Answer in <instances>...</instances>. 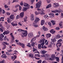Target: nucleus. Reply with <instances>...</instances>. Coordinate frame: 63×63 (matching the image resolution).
<instances>
[{"label":"nucleus","mask_w":63,"mask_h":63,"mask_svg":"<svg viewBox=\"0 0 63 63\" xmlns=\"http://www.w3.org/2000/svg\"><path fill=\"white\" fill-rule=\"evenodd\" d=\"M0 63H5V62L4 60H3L2 61H0Z\"/></svg>","instance_id":"42"},{"label":"nucleus","mask_w":63,"mask_h":63,"mask_svg":"<svg viewBox=\"0 0 63 63\" xmlns=\"http://www.w3.org/2000/svg\"><path fill=\"white\" fill-rule=\"evenodd\" d=\"M24 7H27L28 9H29L30 6L29 5V4L25 3V2H24Z\"/></svg>","instance_id":"6"},{"label":"nucleus","mask_w":63,"mask_h":63,"mask_svg":"<svg viewBox=\"0 0 63 63\" xmlns=\"http://www.w3.org/2000/svg\"><path fill=\"white\" fill-rule=\"evenodd\" d=\"M1 57L4 58H6L7 57V56H6V55L5 54H3L1 56Z\"/></svg>","instance_id":"12"},{"label":"nucleus","mask_w":63,"mask_h":63,"mask_svg":"<svg viewBox=\"0 0 63 63\" xmlns=\"http://www.w3.org/2000/svg\"><path fill=\"white\" fill-rule=\"evenodd\" d=\"M62 63H63V56H62Z\"/></svg>","instance_id":"59"},{"label":"nucleus","mask_w":63,"mask_h":63,"mask_svg":"<svg viewBox=\"0 0 63 63\" xmlns=\"http://www.w3.org/2000/svg\"><path fill=\"white\" fill-rule=\"evenodd\" d=\"M60 35L59 34L58 35L56 36V38H57V39H59V38H60Z\"/></svg>","instance_id":"35"},{"label":"nucleus","mask_w":63,"mask_h":63,"mask_svg":"<svg viewBox=\"0 0 63 63\" xmlns=\"http://www.w3.org/2000/svg\"><path fill=\"white\" fill-rule=\"evenodd\" d=\"M20 46L21 47L23 48H24L25 47V44L23 43H20Z\"/></svg>","instance_id":"11"},{"label":"nucleus","mask_w":63,"mask_h":63,"mask_svg":"<svg viewBox=\"0 0 63 63\" xmlns=\"http://www.w3.org/2000/svg\"><path fill=\"white\" fill-rule=\"evenodd\" d=\"M24 12H23L21 13L20 14V16L21 17H23L24 16Z\"/></svg>","instance_id":"14"},{"label":"nucleus","mask_w":63,"mask_h":63,"mask_svg":"<svg viewBox=\"0 0 63 63\" xmlns=\"http://www.w3.org/2000/svg\"><path fill=\"white\" fill-rule=\"evenodd\" d=\"M35 20L37 21H39V20H40V19L38 17H36L35 19Z\"/></svg>","instance_id":"37"},{"label":"nucleus","mask_w":63,"mask_h":63,"mask_svg":"<svg viewBox=\"0 0 63 63\" xmlns=\"http://www.w3.org/2000/svg\"><path fill=\"white\" fill-rule=\"evenodd\" d=\"M43 30L44 31H47L48 30V29L47 28H46V27H45V26H43Z\"/></svg>","instance_id":"15"},{"label":"nucleus","mask_w":63,"mask_h":63,"mask_svg":"<svg viewBox=\"0 0 63 63\" xmlns=\"http://www.w3.org/2000/svg\"><path fill=\"white\" fill-rule=\"evenodd\" d=\"M48 55H49L48 54H46L45 55V56L46 57H47L48 56Z\"/></svg>","instance_id":"50"},{"label":"nucleus","mask_w":63,"mask_h":63,"mask_svg":"<svg viewBox=\"0 0 63 63\" xmlns=\"http://www.w3.org/2000/svg\"><path fill=\"white\" fill-rule=\"evenodd\" d=\"M17 31L18 32H21L22 33V34L24 35L25 37L27 36V34H28L27 31L24 30L20 29L18 30Z\"/></svg>","instance_id":"1"},{"label":"nucleus","mask_w":63,"mask_h":63,"mask_svg":"<svg viewBox=\"0 0 63 63\" xmlns=\"http://www.w3.org/2000/svg\"><path fill=\"white\" fill-rule=\"evenodd\" d=\"M41 46H42V45H41V44H38V48L40 49V48H42V47H41Z\"/></svg>","instance_id":"31"},{"label":"nucleus","mask_w":63,"mask_h":63,"mask_svg":"<svg viewBox=\"0 0 63 63\" xmlns=\"http://www.w3.org/2000/svg\"><path fill=\"white\" fill-rule=\"evenodd\" d=\"M56 46L57 47H59V42H58V43L56 45Z\"/></svg>","instance_id":"56"},{"label":"nucleus","mask_w":63,"mask_h":63,"mask_svg":"<svg viewBox=\"0 0 63 63\" xmlns=\"http://www.w3.org/2000/svg\"><path fill=\"white\" fill-rule=\"evenodd\" d=\"M50 33H51L52 34H54L55 33V31H54L53 29H52L50 31Z\"/></svg>","instance_id":"16"},{"label":"nucleus","mask_w":63,"mask_h":63,"mask_svg":"<svg viewBox=\"0 0 63 63\" xmlns=\"http://www.w3.org/2000/svg\"><path fill=\"white\" fill-rule=\"evenodd\" d=\"M51 22L52 24V25H55V22L54 21H51Z\"/></svg>","instance_id":"38"},{"label":"nucleus","mask_w":63,"mask_h":63,"mask_svg":"<svg viewBox=\"0 0 63 63\" xmlns=\"http://www.w3.org/2000/svg\"><path fill=\"white\" fill-rule=\"evenodd\" d=\"M48 24L49 25V26H51V23L50 22H49L48 23Z\"/></svg>","instance_id":"45"},{"label":"nucleus","mask_w":63,"mask_h":63,"mask_svg":"<svg viewBox=\"0 0 63 63\" xmlns=\"http://www.w3.org/2000/svg\"><path fill=\"white\" fill-rule=\"evenodd\" d=\"M45 23V21L44 20H42L41 21V25H43L44 24V23Z\"/></svg>","instance_id":"18"},{"label":"nucleus","mask_w":63,"mask_h":63,"mask_svg":"<svg viewBox=\"0 0 63 63\" xmlns=\"http://www.w3.org/2000/svg\"><path fill=\"white\" fill-rule=\"evenodd\" d=\"M42 4V2L41 1H39V2L36 4V7L37 8H39Z\"/></svg>","instance_id":"3"},{"label":"nucleus","mask_w":63,"mask_h":63,"mask_svg":"<svg viewBox=\"0 0 63 63\" xmlns=\"http://www.w3.org/2000/svg\"><path fill=\"white\" fill-rule=\"evenodd\" d=\"M20 5L21 6H23V2H21L20 3Z\"/></svg>","instance_id":"48"},{"label":"nucleus","mask_w":63,"mask_h":63,"mask_svg":"<svg viewBox=\"0 0 63 63\" xmlns=\"http://www.w3.org/2000/svg\"><path fill=\"white\" fill-rule=\"evenodd\" d=\"M27 10V9L26 7H24L22 9V11L23 12H25Z\"/></svg>","instance_id":"19"},{"label":"nucleus","mask_w":63,"mask_h":63,"mask_svg":"<svg viewBox=\"0 0 63 63\" xmlns=\"http://www.w3.org/2000/svg\"><path fill=\"white\" fill-rule=\"evenodd\" d=\"M35 13L36 15H39V13H38L37 11L35 12Z\"/></svg>","instance_id":"58"},{"label":"nucleus","mask_w":63,"mask_h":63,"mask_svg":"<svg viewBox=\"0 0 63 63\" xmlns=\"http://www.w3.org/2000/svg\"><path fill=\"white\" fill-rule=\"evenodd\" d=\"M14 54H16L17 53V51H14Z\"/></svg>","instance_id":"44"},{"label":"nucleus","mask_w":63,"mask_h":63,"mask_svg":"<svg viewBox=\"0 0 63 63\" xmlns=\"http://www.w3.org/2000/svg\"><path fill=\"white\" fill-rule=\"evenodd\" d=\"M55 59H56V61H57V62H59V58L58 57H56L55 58Z\"/></svg>","instance_id":"39"},{"label":"nucleus","mask_w":63,"mask_h":63,"mask_svg":"<svg viewBox=\"0 0 63 63\" xmlns=\"http://www.w3.org/2000/svg\"><path fill=\"white\" fill-rule=\"evenodd\" d=\"M48 17V16H47V15H46L44 16V18H47Z\"/></svg>","instance_id":"43"},{"label":"nucleus","mask_w":63,"mask_h":63,"mask_svg":"<svg viewBox=\"0 0 63 63\" xmlns=\"http://www.w3.org/2000/svg\"><path fill=\"white\" fill-rule=\"evenodd\" d=\"M46 35L47 36V37H48V38L50 37H51V35L50 33H48L46 34Z\"/></svg>","instance_id":"26"},{"label":"nucleus","mask_w":63,"mask_h":63,"mask_svg":"<svg viewBox=\"0 0 63 63\" xmlns=\"http://www.w3.org/2000/svg\"><path fill=\"white\" fill-rule=\"evenodd\" d=\"M62 41V40L61 39H60L59 40H58L57 42L58 43H59V42H61Z\"/></svg>","instance_id":"40"},{"label":"nucleus","mask_w":63,"mask_h":63,"mask_svg":"<svg viewBox=\"0 0 63 63\" xmlns=\"http://www.w3.org/2000/svg\"><path fill=\"white\" fill-rule=\"evenodd\" d=\"M6 15H8V16H9L10 15V13L8 12H6Z\"/></svg>","instance_id":"52"},{"label":"nucleus","mask_w":63,"mask_h":63,"mask_svg":"<svg viewBox=\"0 0 63 63\" xmlns=\"http://www.w3.org/2000/svg\"><path fill=\"white\" fill-rule=\"evenodd\" d=\"M7 21L8 23H11V22L10 21V19L9 18H7Z\"/></svg>","instance_id":"30"},{"label":"nucleus","mask_w":63,"mask_h":63,"mask_svg":"<svg viewBox=\"0 0 63 63\" xmlns=\"http://www.w3.org/2000/svg\"><path fill=\"white\" fill-rule=\"evenodd\" d=\"M28 45H27V46L28 47H31V46L30 45V43H28Z\"/></svg>","instance_id":"32"},{"label":"nucleus","mask_w":63,"mask_h":63,"mask_svg":"<svg viewBox=\"0 0 63 63\" xmlns=\"http://www.w3.org/2000/svg\"><path fill=\"white\" fill-rule=\"evenodd\" d=\"M38 63H42V60H40L39 61H37Z\"/></svg>","instance_id":"51"},{"label":"nucleus","mask_w":63,"mask_h":63,"mask_svg":"<svg viewBox=\"0 0 63 63\" xmlns=\"http://www.w3.org/2000/svg\"><path fill=\"white\" fill-rule=\"evenodd\" d=\"M31 46H32L33 47H34L35 45V43H34V42H31Z\"/></svg>","instance_id":"23"},{"label":"nucleus","mask_w":63,"mask_h":63,"mask_svg":"<svg viewBox=\"0 0 63 63\" xmlns=\"http://www.w3.org/2000/svg\"><path fill=\"white\" fill-rule=\"evenodd\" d=\"M35 56H38V57H40V55L39 54H35Z\"/></svg>","instance_id":"55"},{"label":"nucleus","mask_w":63,"mask_h":63,"mask_svg":"<svg viewBox=\"0 0 63 63\" xmlns=\"http://www.w3.org/2000/svg\"><path fill=\"white\" fill-rule=\"evenodd\" d=\"M6 54H7V55H10V54H10L8 52H6Z\"/></svg>","instance_id":"54"},{"label":"nucleus","mask_w":63,"mask_h":63,"mask_svg":"<svg viewBox=\"0 0 63 63\" xmlns=\"http://www.w3.org/2000/svg\"><path fill=\"white\" fill-rule=\"evenodd\" d=\"M47 2L48 3H49L50 2V0H47Z\"/></svg>","instance_id":"64"},{"label":"nucleus","mask_w":63,"mask_h":63,"mask_svg":"<svg viewBox=\"0 0 63 63\" xmlns=\"http://www.w3.org/2000/svg\"><path fill=\"white\" fill-rule=\"evenodd\" d=\"M38 13L40 14V15H45V14L43 12H40L39 11Z\"/></svg>","instance_id":"28"},{"label":"nucleus","mask_w":63,"mask_h":63,"mask_svg":"<svg viewBox=\"0 0 63 63\" xmlns=\"http://www.w3.org/2000/svg\"><path fill=\"white\" fill-rule=\"evenodd\" d=\"M49 16H51V18H53V17H54V14H53L50 13L49 14Z\"/></svg>","instance_id":"17"},{"label":"nucleus","mask_w":63,"mask_h":63,"mask_svg":"<svg viewBox=\"0 0 63 63\" xmlns=\"http://www.w3.org/2000/svg\"><path fill=\"white\" fill-rule=\"evenodd\" d=\"M11 25L13 26H17V24L16 22H12L11 23Z\"/></svg>","instance_id":"5"},{"label":"nucleus","mask_w":63,"mask_h":63,"mask_svg":"<svg viewBox=\"0 0 63 63\" xmlns=\"http://www.w3.org/2000/svg\"><path fill=\"white\" fill-rule=\"evenodd\" d=\"M18 6H19V5H17L15 6V8H16L17 7H18Z\"/></svg>","instance_id":"60"},{"label":"nucleus","mask_w":63,"mask_h":63,"mask_svg":"<svg viewBox=\"0 0 63 63\" xmlns=\"http://www.w3.org/2000/svg\"><path fill=\"white\" fill-rule=\"evenodd\" d=\"M10 35L11 36L13 40H14L15 39V37L13 36V33H11L10 34Z\"/></svg>","instance_id":"22"},{"label":"nucleus","mask_w":63,"mask_h":63,"mask_svg":"<svg viewBox=\"0 0 63 63\" xmlns=\"http://www.w3.org/2000/svg\"><path fill=\"white\" fill-rule=\"evenodd\" d=\"M42 63H47L46 62V61H43Z\"/></svg>","instance_id":"63"},{"label":"nucleus","mask_w":63,"mask_h":63,"mask_svg":"<svg viewBox=\"0 0 63 63\" xmlns=\"http://www.w3.org/2000/svg\"><path fill=\"white\" fill-rule=\"evenodd\" d=\"M47 51H46L45 50L42 51H41V53H42V54H44V53H46V52H47Z\"/></svg>","instance_id":"29"},{"label":"nucleus","mask_w":63,"mask_h":63,"mask_svg":"<svg viewBox=\"0 0 63 63\" xmlns=\"http://www.w3.org/2000/svg\"><path fill=\"white\" fill-rule=\"evenodd\" d=\"M52 12V13H58V12H59V10H56L55 11H51Z\"/></svg>","instance_id":"21"},{"label":"nucleus","mask_w":63,"mask_h":63,"mask_svg":"<svg viewBox=\"0 0 63 63\" xmlns=\"http://www.w3.org/2000/svg\"><path fill=\"white\" fill-rule=\"evenodd\" d=\"M51 58H52L53 60L54 58L55 57V56L54 54H53L51 56Z\"/></svg>","instance_id":"20"},{"label":"nucleus","mask_w":63,"mask_h":63,"mask_svg":"<svg viewBox=\"0 0 63 63\" xmlns=\"http://www.w3.org/2000/svg\"><path fill=\"white\" fill-rule=\"evenodd\" d=\"M29 57H31V58H32V59H34V57L33 54H29Z\"/></svg>","instance_id":"13"},{"label":"nucleus","mask_w":63,"mask_h":63,"mask_svg":"<svg viewBox=\"0 0 63 63\" xmlns=\"http://www.w3.org/2000/svg\"><path fill=\"white\" fill-rule=\"evenodd\" d=\"M36 37H35L33 38L31 40V43H33V42H34L36 40Z\"/></svg>","instance_id":"8"},{"label":"nucleus","mask_w":63,"mask_h":63,"mask_svg":"<svg viewBox=\"0 0 63 63\" xmlns=\"http://www.w3.org/2000/svg\"><path fill=\"white\" fill-rule=\"evenodd\" d=\"M56 30H59L60 29L59 28V27H57L56 28Z\"/></svg>","instance_id":"57"},{"label":"nucleus","mask_w":63,"mask_h":63,"mask_svg":"<svg viewBox=\"0 0 63 63\" xmlns=\"http://www.w3.org/2000/svg\"><path fill=\"white\" fill-rule=\"evenodd\" d=\"M33 33L30 32L28 33V37L29 38H32L33 36Z\"/></svg>","instance_id":"4"},{"label":"nucleus","mask_w":63,"mask_h":63,"mask_svg":"<svg viewBox=\"0 0 63 63\" xmlns=\"http://www.w3.org/2000/svg\"><path fill=\"white\" fill-rule=\"evenodd\" d=\"M51 7V4H49L46 7V9H48V8H50Z\"/></svg>","instance_id":"24"},{"label":"nucleus","mask_w":63,"mask_h":63,"mask_svg":"<svg viewBox=\"0 0 63 63\" xmlns=\"http://www.w3.org/2000/svg\"><path fill=\"white\" fill-rule=\"evenodd\" d=\"M45 39L44 38L39 41L40 43H41V45L42 46L41 47L42 48L45 49L47 48V47H46V46L45 45L44 46V44H45Z\"/></svg>","instance_id":"2"},{"label":"nucleus","mask_w":63,"mask_h":63,"mask_svg":"<svg viewBox=\"0 0 63 63\" xmlns=\"http://www.w3.org/2000/svg\"><path fill=\"white\" fill-rule=\"evenodd\" d=\"M10 18L11 19H13L14 18V15H12L10 16Z\"/></svg>","instance_id":"25"},{"label":"nucleus","mask_w":63,"mask_h":63,"mask_svg":"<svg viewBox=\"0 0 63 63\" xmlns=\"http://www.w3.org/2000/svg\"><path fill=\"white\" fill-rule=\"evenodd\" d=\"M33 52H34V53H39V52L38 51V50H37V49H36L34 47L33 48Z\"/></svg>","instance_id":"7"},{"label":"nucleus","mask_w":63,"mask_h":63,"mask_svg":"<svg viewBox=\"0 0 63 63\" xmlns=\"http://www.w3.org/2000/svg\"><path fill=\"white\" fill-rule=\"evenodd\" d=\"M4 7L5 8H8V6H7V5H4Z\"/></svg>","instance_id":"47"},{"label":"nucleus","mask_w":63,"mask_h":63,"mask_svg":"<svg viewBox=\"0 0 63 63\" xmlns=\"http://www.w3.org/2000/svg\"><path fill=\"white\" fill-rule=\"evenodd\" d=\"M9 31H5L3 33V35H5V34H6V35L8 34H9Z\"/></svg>","instance_id":"9"},{"label":"nucleus","mask_w":63,"mask_h":63,"mask_svg":"<svg viewBox=\"0 0 63 63\" xmlns=\"http://www.w3.org/2000/svg\"><path fill=\"white\" fill-rule=\"evenodd\" d=\"M4 17H1L0 18V21H4Z\"/></svg>","instance_id":"34"},{"label":"nucleus","mask_w":63,"mask_h":63,"mask_svg":"<svg viewBox=\"0 0 63 63\" xmlns=\"http://www.w3.org/2000/svg\"><path fill=\"white\" fill-rule=\"evenodd\" d=\"M54 6H54V7L55 8H57V7H59V4L57 3H54L53 4Z\"/></svg>","instance_id":"10"},{"label":"nucleus","mask_w":63,"mask_h":63,"mask_svg":"<svg viewBox=\"0 0 63 63\" xmlns=\"http://www.w3.org/2000/svg\"><path fill=\"white\" fill-rule=\"evenodd\" d=\"M31 20H34V17H31Z\"/></svg>","instance_id":"53"},{"label":"nucleus","mask_w":63,"mask_h":63,"mask_svg":"<svg viewBox=\"0 0 63 63\" xmlns=\"http://www.w3.org/2000/svg\"><path fill=\"white\" fill-rule=\"evenodd\" d=\"M33 25L35 27H38V25L34 23H33Z\"/></svg>","instance_id":"27"},{"label":"nucleus","mask_w":63,"mask_h":63,"mask_svg":"<svg viewBox=\"0 0 63 63\" xmlns=\"http://www.w3.org/2000/svg\"><path fill=\"white\" fill-rule=\"evenodd\" d=\"M27 16L25 17V18H24V22H26L27 21Z\"/></svg>","instance_id":"33"},{"label":"nucleus","mask_w":63,"mask_h":63,"mask_svg":"<svg viewBox=\"0 0 63 63\" xmlns=\"http://www.w3.org/2000/svg\"><path fill=\"white\" fill-rule=\"evenodd\" d=\"M10 4H11V2H10V1H8L7 4L10 5Z\"/></svg>","instance_id":"61"},{"label":"nucleus","mask_w":63,"mask_h":63,"mask_svg":"<svg viewBox=\"0 0 63 63\" xmlns=\"http://www.w3.org/2000/svg\"><path fill=\"white\" fill-rule=\"evenodd\" d=\"M57 50L58 51H59L60 50V48L59 47H58V48H57Z\"/></svg>","instance_id":"62"},{"label":"nucleus","mask_w":63,"mask_h":63,"mask_svg":"<svg viewBox=\"0 0 63 63\" xmlns=\"http://www.w3.org/2000/svg\"><path fill=\"white\" fill-rule=\"evenodd\" d=\"M59 47H60L61 46L62 43H61L59 42Z\"/></svg>","instance_id":"49"},{"label":"nucleus","mask_w":63,"mask_h":63,"mask_svg":"<svg viewBox=\"0 0 63 63\" xmlns=\"http://www.w3.org/2000/svg\"><path fill=\"white\" fill-rule=\"evenodd\" d=\"M19 18V15H17L16 17V18L17 19H18Z\"/></svg>","instance_id":"41"},{"label":"nucleus","mask_w":63,"mask_h":63,"mask_svg":"<svg viewBox=\"0 0 63 63\" xmlns=\"http://www.w3.org/2000/svg\"><path fill=\"white\" fill-rule=\"evenodd\" d=\"M4 35L2 34H0V37L1 38H4Z\"/></svg>","instance_id":"36"},{"label":"nucleus","mask_w":63,"mask_h":63,"mask_svg":"<svg viewBox=\"0 0 63 63\" xmlns=\"http://www.w3.org/2000/svg\"><path fill=\"white\" fill-rule=\"evenodd\" d=\"M52 42H53L54 43L56 42V39H52Z\"/></svg>","instance_id":"46"}]
</instances>
